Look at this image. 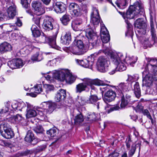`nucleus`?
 Listing matches in <instances>:
<instances>
[{
	"label": "nucleus",
	"mask_w": 157,
	"mask_h": 157,
	"mask_svg": "<svg viewBox=\"0 0 157 157\" xmlns=\"http://www.w3.org/2000/svg\"><path fill=\"white\" fill-rule=\"evenodd\" d=\"M16 64L17 68H20L23 65V63L22 60L20 59H15Z\"/></svg>",
	"instance_id": "13d9d810"
},
{
	"label": "nucleus",
	"mask_w": 157,
	"mask_h": 157,
	"mask_svg": "<svg viewBox=\"0 0 157 157\" xmlns=\"http://www.w3.org/2000/svg\"><path fill=\"white\" fill-rule=\"evenodd\" d=\"M21 3L23 6L27 9L29 6L28 0H21Z\"/></svg>",
	"instance_id": "0e129e2a"
},
{
	"label": "nucleus",
	"mask_w": 157,
	"mask_h": 157,
	"mask_svg": "<svg viewBox=\"0 0 157 157\" xmlns=\"http://www.w3.org/2000/svg\"><path fill=\"white\" fill-rule=\"evenodd\" d=\"M16 13L15 7L14 6H11L7 9V12L3 14L2 18L4 20L13 18Z\"/></svg>",
	"instance_id": "ddd939ff"
},
{
	"label": "nucleus",
	"mask_w": 157,
	"mask_h": 157,
	"mask_svg": "<svg viewBox=\"0 0 157 157\" xmlns=\"http://www.w3.org/2000/svg\"><path fill=\"white\" fill-rule=\"evenodd\" d=\"M42 86L41 85H38L35 86L34 88H33L32 90L34 93H36L37 94L40 93L42 91Z\"/></svg>",
	"instance_id": "8fccbe9b"
},
{
	"label": "nucleus",
	"mask_w": 157,
	"mask_h": 157,
	"mask_svg": "<svg viewBox=\"0 0 157 157\" xmlns=\"http://www.w3.org/2000/svg\"><path fill=\"white\" fill-rule=\"evenodd\" d=\"M25 140L26 141L31 143L33 144H35L33 142L36 140L34 138V134L32 131L30 130L28 131L25 138Z\"/></svg>",
	"instance_id": "c756f323"
},
{
	"label": "nucleus",
	"mask_w": 157,
	"mask_h": 157,
	"mask_svg": "<svg viewBox=\"0 0 157 157\" xmlns=\"http://www.w3.org/2000/svg\"><path fill=\"white\" fill-rule=\"evenodd\" d=\"M102 49L99 50L98 52L94 53V54L96 55H98L103 54H105L106 56L109 55L110 50L109 48L107 47L106 45L103 44Z\"/></svg>",
	"instance_id": "7c9ffc66"
},
{
	"label": "nucleus",
	"mask_w": 157,
	"mask_h": 157,
	"mask_svg": "<svg viewBox=\"0 0 157 157\" xmlns=\"http://www.w3.org/2000/svg\"><path fill=\"white\" fill-rule=\"evenodd\" d=\"M128 78L126 80V81H128L131 82L138 80L139 78V75L137 74L134 75H128Z\"/></svg>",
	"instance_id": "de8ad7c7"
},
{
	"label": "nucleus",
	"mask_w": 157,
	"mask_h": 157,
	"mask_svg": "<svg viewBox=\"0 0 157 157\" xmlns=\"http://www.w3.org/2000/svg\"><path fill=\"white\" fill-rule=\"evenodd\" d=\"M109 61L104 56H100L98 60V70L102 72H105L108 70Z\"/></svg>",
	"instance_id": "1a4fd4ad"
},
{
	"label": "nucleus",
	"mask_w": 157,
	"mask_h": 157,
	"mask_svg": "<svg viewBox=\"0 0 157 157\" xmlns=\"http://www.w3.org/2000/svg\"><path fill=\"white\" fill-rule=\"evenodd\" d=\"M40 16L37 15L36 14V15L34 14L33 16V17L32 18L33 21L39 27L40 20L41 18V17Z\"/></svg>",
	"instance_id": "09e8293b"
},
{
	"label": "nucleus",
	"mask_w": 157,
	"mask_h": 157,
	"mask_svg": "<svg viewBox=\"0 0 157 157\" xmlns=\"http://www.w3.org/2000/svg\"><path fill=\"white\" fill-rule=\"evenodd\" d=\"M109 55L110 57L111 60L114 64L117 65L120 62L119 57L117 53L110 52Z\"/></svg>",
	"instance_id": "c9c22d12"
},
{
	"label": "nucleus",
	"mask_w": 157,
	"mask_h": 157,
	"mask_svg": "<svg viewBox=\"0 0 157 157\" xmlns=\"http://www.w3.org/2000/svg\"><path fill=\"white\" fill-rule=\"evenodd\" d=\"M96 116L94 113H90L87 117L88 121H93L96 120Z\"/></svg>",
	"instance_id": "5fc2aeb1"
},
{
	"label": "nucleus",
	"mask_w": 157,
	"mask_h": 157,
	"mask_svg": "<svg viewBox=\"0 0 157 157\" xmlns=\"http://www.w3.org/2000/svg\"><path fill=\"white\" fill-rule=\"evenodd\" d=\"M34 130L37 134L42 133L43 131L42 127L41 126H37L34 128Z\"/></svg>",
	"instance_id": "4d7b16f0"
},
{
	"label": "nucleus",
	"mask_w": 157,
	"mask_h": 157,
	"mask_svg": "<svg viewBox=\"0 0 157 157\" xmlns=\"http://www.w3.org/2000/svg\"><path fill=\"white\" fill-rule=\"evenodd\" d=\"M87 100L83 97H78L75 102V104L78 108H80L82 106L86 105L87 103Z\"/></svg>",
	"instance_id": "c85d7f7f"
},
{
	"label": "nucleus",
	"mask_w": 157,
	"mask_h": 157,
	"mask_svg": "<svg viewBox=\"0 0 157 157\" xmlns=\"http://www.w3.org/2000/svg\"><path fill=\"white\" fill-rule=\"evenodd\" d=\"M134 93L136 96L137 98H139L141 96L140 89V87L139 84L138 82H136L134 85Z\"/></svg>",
	"instance_id": "e433bc0d"
},
{
	"label": "nucleus",
	"mask_w": 157,
	"mask_h": 157,
	"mask_svg": "<svg viewBox=\"0 0 157 157\" xmlns=\"http://www.w3.org/2000/svg\"><path fill=\"white\" fill-rule=\"evenodd\" d=\"M45 87L46 89V91L47 93L53 90L54 87L53 85L50 84H46L45 86Z\"/></svg>",
	"instance_id": "bf43d9fd"
},
{
	"label": "nucleus",
	"mask_w": 157,
	"mask_h": 157,
	"mask_svg": "<svg viewBox=\"0 0 157 157\" xmlns=\"http://www.w3.org/2000/svg\"><path fill=\"white\" fill-rule=\"evenodd\" d=\"M145 11L144 5L141 2L136 1L132 5H131L126 13V17L128 19L137 18L140 16H144Z\"/></svg>",
	"instance_id": "f03ea898"
},
{
	"label": "nucleus",
	"mask_w": 157,
	"mask_h": 157,
	"mask_svg": "<svg viewBox=\"0 0 157 157\" xmlns=\"http://www.w3.org/2000/svg\"><path fill=\"white\" fill-rule=\"evenodd\" d=\"M133 35V29H128L125 33L126 36H130L132 39V37Z\"/></svg>",
	"instance_id": "69168bd1"
},
{
	"label": "nucleus",
	"mask_w": 157,
	"mask_h": 157,
	"mask_svg": "<svg viewBox=\"0 0 157 157\" xmlns=\"http://www.w3.org/2000/svg\"><path fill=\"white\" fill-rule=\"evenodd\" d=\"M74 44L81 50H84V44L83 42L80 40L74 41Z\"/></svg>",
	"instance_id": "49530a36"
},
{
	"label": "nucleus",
	"mask_w": 157,
	"mask_h": 157,
	"mask_svg": "<svg viewBox=\"0 0 157 157\" xmlns=\"http://www.w3.org/2000/svg\"><path fill=\"white\" fill-rule=\"evenodd\" d=\"M27 109L26 116V118H29L35 117L37 115V112L32 108L33 106L28 103L26 102Z\"/></svg>",
	"instance_id": "6ab92c4d"
},
{
	"label": "nucleus",
	"mask_w": 157,
	"mask_h": 157,
	"mask_svg": "<svg viewBox=\"0 0 157 157\" xmlns=\"http://www.w3.org/2000/svg\"><path fill=\"white\" fill-rule=\"evenodd\" d=\"M26 44H27L26 47L21 50V52L24 51V53L26 55H28L30 53V50L32 49V43L29 41H27L26 42Z\"/></svg>",
	"instance_id": "ea45409f"
},
{
	"label": "nucleus",
	"mask_w": 157,
	"mask_h": 157,
	"mask_svg": "<svg viewBox=\"0 0 157 157\" xmlns=\"http://www.w3.org/2000/svg\"><path fill=\"white\" fill-rule=\"evenodd\" d=\"M1 134L5 138L11 139L13 137L14 134L9 124L6 121H4L0 124Z\"/></svg>",
	"instance_id": "20e7f679"
},
{
	"label": "nucleus",
	"mask_w": 157,
	"mask_h": 157,
	"mask_svg": "<svg viewBox=\"0 0 157 157\" xmlns=\"http://www.w3.org/2000/svg\"><path fill=\"white\" fill-rule=\"evenodd\" d=\"M101 41L103 44L106 45L105 44L107 43L110 40V37L109 35H104L101 36Z\"/></svg>",
	"instance_id": "603ef678"
},
{
	"label": "nucleus",
	"mask_w": 157,
	"mask_h": 157,
	"mask_svg": "<svg viewBox=\"0 0 157 157\" xmlns=\"http://www.w3.org/2000/svg\"><path fill=\"white\" fill-rule=\"evenodd\" d=\"M144 35H143L140 37L141 39H140L139 37H137L139 40L141 41L142 44L144 45V48H146L147 47H151L152 45L154 44L156 40H154L151 38L150 40L149 39L148 37L143 38Z\"/></svg>",
	"instance_id": "f3484780"
},
{
	"label": "nucleus",
	"mask_w": 157,
	"mask_h": 157,
	"mask_svg": "<svg viewBox=\"0 0 157 157\" xmlns=\"http://www.w3.org/2000/svg\"><path fill=\"white\" fill-rule=\"evenodd\" d=\"M84 120L83 116L81 114L77 115L74 119L75 123V124H79L82 123Z\"/></svg>",
	"instance_id": "c03bdc74"
},
{
	"label": "nucleus",
	"mask_w": 157,
	"mask_h": 157,
	"mask_svg": "<svg viewBox=\"0 0 157 157\" xmlns=\"http://www.w3.org/2000/svg\"><path fill=\"white\" fill-rule=\"evenodd\" d=\"M143 107L140 104H138L136 107V110L137 112H142L143 111Z\"/></svg>",
	"instance_id": "338daca9"
},
{
	"label": "nucleus",
	"mask_w": 157,
	"mask_h": 157,
	"mask_svg": "<svg viewBox=\"0 0 157 157\" xmlns=\"http://www.w3.org/2000/svg\"><path fill=\"white\" fill-rule=\"evenodd\" d=\"M47 134L49 136L51 137H53L56 136L58 134L57 129L56 128H52L47 131Z\"/></svg>",
	"instance_id": "37998d69"
},
{
	"label": "nucleus",
	"mask_w": 157,
	"mask_h": 157,
	"mask_svg": "<svg viewBox=\"0 0 157 157\" xmlns=\"http://www.w3.org/2000/svg\"><path fill=\"white\" fill-rule=\"evenodd\" d=\"M66 96V91L65 90L61 89L57 92L55 99L56 101L59 102L63 100Z\"/></svg>",
	"instance_id": "a878e982"
},
{
	"label": "nucleus",
	"mask_w": 157,
	"mask_h": 157,
	"mask_svg": "<svg viewBox=\"0 0 157 157\" xmlns=\"http://www.w3.org/2000/svg\"><path fill=\"white\" fill-rule=\"evenodd\" d=\"M116 67L117 70L119 71H122L125 70L126 69V67L123 62H120Z\"/></svg>",
	"instance_id": "a18cd8bd"
},
{
	"label": "nucleus",
	"mask_w": 157,
	"mask_h": 157,
	"mask_svg": "<svg viewBox=\"0 0 157 157\" xmlns=\"http://www.w3.org/2000/svg\"><path fill=\"white\" fill-rule=\"evenodd\" d=\"M70 20V16L67 14L64 15L60 18L62 23L65 25H66L68 24Z\"/></svg>",
	"instance_id": "a19ab883"
},
{
	"label": "nucleus",
	"mask_w": 157,
	"mask_h": 157,
	"mask_svg": "<svg viewBox=\"0 0 157 157\" xmlns=\"http://www.w3.org/2000/svg\"><path fill=\"white\" fill-rule=\"evenodd\" d=\"M8 66L11 68L14 69L17 68V66L16 64L15 59H13L10 61L8 62L7 63Z\"/></svg>",
	"instance_id": "864d4df0"
},
{
	"label": "nucleus",
	"mask_w": 157,
	"mask_h": 157,
	"mask_svg": "<svg viewBox=\"0 0 157 157\" xmlns=\"http://www.w3.org/2000/svg\"><path fill=\"white\" fill-rule=\"evenodd\" d=\"M41 35L40 38V42L43 43H45L48 39L46 35L43 33H42V34H41Z\"/></svg>",
	"instance_id": "e2e57ef3"
},
{
	"label": "nucleus",
	"mask_w": 157,
	"mask_h": 157,
	"mask_svg": "<svg viewBox=\"0 0 157 157\" xmlns=\"http://www.w3.org/2000/svg\"><path fill=\"white\" fill-rule=\"evenodd\" d=\"M63 77L64 78L63 82L65 81L66 82L70 84L73 83L76 78V77L72 75L69 72H67L66 74L64 73Z\"/></svg>",
	"instance_id": "393cba45"
},
{
	"label": "nucleus",
	"mask_w": 157,
	"mask_h": 157,
	"mask_svg": "<svg viewBox=\"0 0 157 157\" xmlns=\"http://www.w3.org/2000/svg\"><path fill=\"white\" fill-rule=\"evenodd\" d=\"M83 82L79 83L76 86V92L81 93L83 91H88L91 88L90 83L88 82V78L82 79Z\"/></svg>",
	"instance_id": "6e6552de"
},
{
	"label": "nucleus",
	"mask_w": 157,
	"mask_h": 157,
	"mask_svg": "<svg viewBox=\"0 0 157 157\" xmlns=\"http://www.w3.org/2000/svg\"><path fill=\"white\" fill-rule=\"evenodd\" d=\"M58 33V31L56 30L53 36L48 38V44L52 48L59 50L60 48L56 45V37Z\"/></svg>",
	"instance_id": "aec40b11"
},
{
	"label": "nucleus",
	"mask_w": 157,
	"mask_h": 157,
	"mask_svg": "<svg viewBox=\"0 0 157 157\" xmlns=\"http://www.w3.org/2000/svg\"><path fill=\"white\" fill-rule=\"evenodd\" d=\"M99 99L96 95H91L88 100H87V103L92 104L96 106L97 109H99L101 106V104L98 101Z\"/></svg>",
	"instance_id": "2eb2a0df"
},
{
	"label": "nucleus",
	"mask_w": 157,
	"mask_h": 157,
	"mask_svg": "<svg viewBox=\"0 0 157 157\" xmlns=\"http://www.w3.org/2000/svg\"><path fill=\"white\" fill-rule=\"evenodd\" d=\"M14 119L15 121L20 122L23 119V118L21 114H18L15 117Z\"/></svg>",
	"instance_id": "774afa93"
},
{
	"label": "nucleus",
	"mask_w": 157,
	"mask_h": 157,
	"mask_svg": "<svg viewBox=\"0 0 157 157\" xmlns=\"http://www.w3.org/2000/svg\"><path fill=\"white\" fill-rule=\"evenodd\" d=\"M141 146V142L139 141L137 143L136 142L133 144L131 146V148L129 150L128 153V156L129 157H132L134 154L136 148L139 147V152L140 151Z\"/></svg>",
	"instance_id": "cd10ccee"
},
{
	"label": "nucleus",
	"mask_w": 157,
	"mask_h": 157,
	"mask_svg": "<svg viewBox=\"0 0 157 157\" xmlns=\"http://www.w3.org/2000/svg\"><path fill=\"white\" fill-rule=\"evenodd\" d=\"M85 31L86 36L89 41L88 44H86L89 48L91 49L98 46L101 43V41L100 37L97 36L96 32L91 28L86 29Z\"/></svg>",
	"instance_id": "7ed1b4c3"
},
{
	"label": "nucleus",
	"mask_w": 157,
	"mask_h": 157,
	"mask_svg": "<svg viewBox=\"0 0 157 157\" xmlns=\"http://www.w3.org/2000/svg\"><path fill=\"white\" fill-rule=\"evenodd\" d=\"M27 106L25 103L23 102H18V110L21 111L22 109L25 108Z\"/></svg>",
	"instance_id": "052dcab7"
},
{
	"label": "nucleus",
	"mask_w": 157,
	"mask_h": 157,
	"mask_svg": "<svg viewBox=\"0 0 157 157\" xmlns=\"http://www.w3.org/2000/svg\"><path fill=\"white\" fill-rule=\"evenodd\" d=\"M41 107L47 111L48 114H50L56 108H59V104L51 101H45L42 102L40 105Z\"/></svg>",
	"instance_id": "9b49d317"
},
{
	"label": "nucleus",
	"mask_w": 157,
	"mask_h": 157,
	"mask_svg": "<svg viewBox=\"0 0 157 157\" xmlns=\"http://www.w3.org/2000/svg\"><path fill=\"white\" fill-rule=\"evenodd\" d=\"M90 17V22L94 27L98 25L99 23L101 25L102 22H101V19L99 16L98 9L97 8L92 7Z\"/></svg>",
	"instance_id": "0eeeda50"
},
{
	"label": "nucleus",
	"mask_w": 157,
	"mask_h": 157,
	"mask_svg": "<svg viewBox=\"0 0 157 157\" xmlns=\"http://www.w3.org/2000/svg\"><path fill=\"white\" fill-rule=\"evenodd\" d=\"M131 86L128 83L121 82L117 86L116 89L117 94L118 91L122 92H128Z\"/></svg>",
	"instance_id": "4be33fe9"
},
{
	"label": "nucleus",
	"mask_w": 157,
	"mask_h": 157,
	"mask_svg": "<svg viewBox=\"0 0 157 157\" xmlns=\"http://www.w3.org/2000/svg\"><path fill=\"white\" fill-rule=\"evenodd\" d=\"M32 5L37 15H40L45 13V10L40 2L36 1L33 2Z\"/></svg>",
	"instance_id": "4468645a"
},
{
	"label": "nucleus",
	"mask_w": 157,
	"mask_h": 157,
	"mask_svg": "<svg viewBox=\"0 0 157 157\" xmlns=\"http://www.w3.org/2000/svg\"><path fill=\"white\" fill-rule=\"evenodd\" d=\"M82 20L79 18H77L72 21L71 26L72 29L75 31L81 30V26L82 24Z\"/></svg>",
	"instance_id": "5701e85b"
},
{
	"label": "nucleus",
	"mask_w": 157,
	"mask_h": 157,
	"mask_svg": "<svg viewBox=\"0 0 157 157\" xmlns=\"http://www.w3.org/2000/svg\"><path fill=\"white\" fill-rule=\"evenodd\" d=\"M53 8L57 13H61L66 10V6L61 2H57L53 3Z\"/></svg>",
	"instance_id": "a211bd4d"
},
{
	"label": "nucleus",
	"mask_w": 157,
	"mask_h": 157,
	"mask_svg": "<svg viewBox=\"0 0 157 157\" xmlns=\"http://www.w3.org/2000/svg\"><path fill=\"white\" fill-rule=\"evenodd\" d=\"M81 49L75 45L70 48L71 52L75 55H81L83 54L84 53V51L81 50Z\"/></svg>",
	"instance_id": "2f4dec72"
},
{
	"label": "nucleus",
	"mask_w": 157,
	"mask_h": 157,
	"mask_svg": "<svg viewBox=\"0 0 157 157\" xmlns=\"http://www.w3.org/2000/svg\"><path fill=\"white\" fill-rule=\"evenodd\" d=\"M88 82L90 83L91 87L92 85L101 86L103 84V82L98 79H92L88 78Z\"/></svg>",
	"instance_id": "4c0bfd02"
},
{
	"label": "nucleus",
	"mask_w": 157,
	"mask_h": 157,
	"mask_svg": "<svg viewBox=\"0 0 157 157\" xmlns=\"http://www.w3.org/2000/svg\"><path fill=\"white\" fill-rule=\"evenodd\" d=\"M37 113L36 116L37 118L40 120L43 121L46 119L47 116L46 115L48 114L47 111L44 109V110H37Z\"/></svg>",
	"instance_id": "72a5a7b5"
},
{
	"label": "nucleus",
	"mask_w": 157,
	"mask_h": 157,
	"mask_svg": "<svg viewBox=\"0 0 157 157\" xmlns=\"http://www.w3.org/2000/svg\"><path fill=\"white\" fill-rule=\"evenodd\" d=\"M82 10L80 7L76 10H75L74 12H72L71 14L72 15L75 16H79L81 14Z\"/></svg>",
	"instance_id": "6e6d98bb"
},
{
	"label": "nucleus",
	"mask_w": 157,
	"mask_h": 157,
	"mask_svg": "<svg viewBox=\"0 0 157 157\" xmlns=\"http://www.w3.org/2000/svg\"><path fill=\"white\" fill-rule=\"evenodd\" d=\"M53 19L51 17L47 16L44 19L43 25V28L46 30L50 31L53 29Z\"/></svg>",
	"instance_id": "dca6fc26"
},
{
	"label": "nucleus",
	"mask_w": 157,
	"mask_h": 157,
	"mask_svg": "<svg viewBox=\"0 0 157 157\" xmlns=\"http://www.w3.org/2000/svg\"><path fill=\"white\" fill-rule=\"evenodd\" d=\"M147 63L142 72L143 82L146 86L149 87L154 81H157V59L147 58Z\"/></svg>",
	"instance_id": "f257e3e1"
},
{
	"label": "nucleus",
	"mask_w": 157,
	"mask_h": 157,
	"mask_svg": "<svg viewBox=\"0 0 157 157\" xmlns=\"http://www.w3.org/2000/svg\"><path fill=\"white\" fill-rule=\"evenodd\" d=\"M129 0H117L115 3L120 9H123L127 6Z\"/></svg>",
	"instance_id": "473e14b6"
},
{
	"label": "nucleus",
	"mask_w": 157,
	"mask_h": 157,
	"mask_svg": "<svg viewBox=\"0 0 157 157\" xmlns=\"http://www.w3.org/2000/svg\"><path fill=\"white\" fill-rule=\"evenodd\" d=\"M101 36L104 35H109L108 30L105 26L101 28Z\"/></svg>",
	"instance_id": "680f3d73"
},
{
	"label": "nucleus",
	"mask_w": 157,
	"mask_h": 157,
	"mask_svg": "<svg viewBox=\"0 0 157 157\" xmlns=\"http://www.w3.org/2000/svg\"><path fill=\"white\" fill-rule=\"evenodd\" d=\"M76 63L85 68L92 69V66L94 63V59L92 56H89L87 59L79 60L78 59H75Z\"/></svg>",
	"instance_id": "9d476101"
},
{
	"label": "nucleus",
	"mask_w": 157,
	"mask_h": 157,
	"mask_svg": "<svg viewBox=\"0 0 157 157\" xmlns=\"http://www.w3.org/2000/svg\"><path fill=\"white\" fill-rule=\"evenodd\" d=\"M146 25L142 18L137 19L134 22V27L136 35L140 39L143 35H144L146 31L145 29Z\"/></svg>",
	"instance_id": "39448f33"
},
{
	"label": "nucleus",
	"mask_w": 157,
	"mask_h": 157,
	"mask_svg": "<svg viewBox=\"0 0 157 157\" xmlns=\"http://www.w3.org/2000/svg\"><path fill=\"white\" fill-rule=\"evenodd\" d=\"M61 43L63 44L68 45L71 41V33L69 32L66 33L63 36H62L61 38Z\"/></svg>",
	"instance_id": "b1692460"
},
{
	"label": "nucleus",
	"mask_w": 157,
	"mask_h": 157,
	"mask_svg": "<svg viewBox=\"0 0 157 157\" xmlns=\"http://www.w3.org/2000/svg\"><path fill=\"white\" fill-rule=\"evenodd\" d=\"M12 47L11 44L7 42H4L0 45V52L2 54L11 51Z\"/></svg>",
	"instance_id": "bb28decb"
},
{
	"label": "nucleus",
	"mask_w": 157,
	"mask_h": 157,
	"mask_svg": "<svg viewBox=\"0 0 157 157\" xmlns=\"http://www.w3.org/2000/svg\"><path fill=\"white\" fill-rule=\"evenodd\" d=\"M137 58L136 56H132V57H127L126 59V62L128 64H129L132 67H133L134 64L137 61Z\"/></svg>",
	"instance_id": "58836bf2"
},
{
	"label": "nucleus",
	"mask_w": 157,
	"mask_h": 157,
	"mask_svg": "<svg viewBox=\"0 0 157 157\" xmlns=\"http://www.w3.org/2000/svg\"><path fill=\"white\" fill-rule=\"evenodd\" d=\"M117 95L116 91L115 92L112 90H109L105 93L103 98L105 102H109L113 101Z\"/></svg>",
	"instance_id": "f8f14e48"
},
{
	"label": "nucleus",
	"mask_w": 157,
	"mask_h": 157,
	"mask_svg": "<svg viewBox=\"0 0 157 157\" xmlns=\"http://www.w3.org/2000/svg\"><path fill=\"white\" fill-rule=\"evenodd\" d=\"M43 59L42 54L36 53L31 57V60L34 62H39L41 61Z\"/></svg>",
	"instance_id": "79ce46f5"
},
{
	"label": "nucleus",
	"mask_w": 157,
	"mask_h": 157,
	"mask_svg": "<svg viewBox=\"0 0 157 157\" xmlns=\"http://www.w3.org/2000/svg\"><path fill=\"white\" fill-rule=\"evenodd\" d=\"M65 72L61 70H56L53 71L52 74L53 78H55L61 82H63L64 79V74Z\"/></svg>",
	"instance_id": "412c9836"
},
{
	"label": "nucleus",
	"mask_w": 157,
	"mask_h": 157,
	"mask_svg": "<svg viewBox=\"0 0 157 157\" xmlns=\"http://www.w3.org/2000/svg\"><path fill=\"white\" fill-rule=\"evenodd\" d=\"M80 7L76 3H71L69 5V8L71 13Z\"/></svg>",
	"instance_id": "3c124183"
},
{
	"label": "nucleus",
	"mask_w": 157,
	"mask_h": 157,
	"mask_svg": "<svg viewBox=\"0 0 157 157\" xmlns=\"http://www.w3.org/2000/svg\"><path fill=\"white\" fill-rule=\"evenodd\" d=\"M117 97L121 98V103L120 105L121 108H124L128 103L131 102V96L129 92H117Z\"/></svg>",
	"instance_id": "423d86ee"
},
{
	"label": "nucleus",
	"mask_w": 157,
	"mask_h": 157,
	"mask_svg": "<svg viewBox=\"0 0 157 157\" xmlns=\"http://www.w3.org/2000/svg\"><path fill=\"white\" fill-rule=\"evenodd\" d=\"M31 29L34 37H38L41 35V33L39 27H37L35 25H33Z\"/></svg>",
	"instance_id": "f704fd0d"
}]
</instances>
